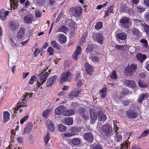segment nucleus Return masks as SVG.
<instances>
[{"instance_id":"obj_1","label":"nucleus","mask_w":149,"mask_h":149,"mask_svg":"<svg viewBox=\"0 0 149 149\" xmlns=\"http://www.w3.org/2000/svg\"><path fill=\"white\" fill-rule=\"evenodd\" d=\"M72 75L71 73L68 71H65L61 75L60 79V83L69 81L71 79Z\"/></svg>"},{"instance_id":"obj_2","label":"nucleus","mask_w":149,"mask_h":149,"mask_svg":"<svg viewBox=\"0 0 149 149\" xmlns=\"http://www.w3.org/2000/svg\"><path fill=\"white\" fill-rule=\"evenodd\" d=\"M131 135V134L129 132H127L125 134V141L123 142L122 144L121 143L120 144V147H117L115 149H123L124 147L125 149H127L128 148V143L129 142V139L130 138V136Z\"/></svg>"},{"instance_id":"obj_3","label":"nucleus","mask_w":149,"mask_h":149,"mask_svg":"<svg viewBox=\"0 0 149 149\" xmlns=\"http://www.w3.org/2000/svg\"><path fill=\"white\" fill-rule=\"evenodd\" d=\"M137 68V66L136 65L132 64L126 68L124 71L125 74L127 76H131L135 73Z\"/></svg>"},{"instance_id":"obj_4","label":"nucleus","mask_w":149,"mask_h":149,"mask_svg":"<svg viewBox=\"0 0 149 149\" xmlns=\"http://www.w3.org/2000/svg\"><path fill=\"white\" fill-rule=\"evenodd\" d=\"M120 22L121 27L123 28H128L131 25V23L129 18L126 17H123L121 19Z\"/></svg>"},{"instance_id":"obj_5","label":"nucleus","mask_w":149,"mask_h":149,"mask_svg":"<svg viewBox=\"0 0 149 149\" xmlns=\"http://www.w3.org/2000/svg\"><path fill=\"white\" fill-rule=\"evenodd\" d=\"M50 72L51 71L49 70L48 72H45L40 77L39 80L37 81V86L38 87H39L41 85L43 84L45 82Z\"/></svg>"},{"instance_id":"obj_6","label":"nucleus","mask_w":149,"mask_h":149,"mask_svg":"<svg viewBox=\"0 0 149 149\" xmlns=\"http://www.w3.org/2000/svg\"><path fill=\"white\" fill-rule=\"evenodd\" d=\"M92 36L95 41H97L100 44H103V37L102 34L100 33H93Z\"/></svg>"},{"instance_id":"obj_7","label":"nucleus","mask_w":149,"mask_h":149,"mask_svg":"<svg viewBox=\"0 0 149 149\" xmlns=\"http://www.w3.org/2000/svg\"><path fill=\"white\" fill-rule=\"evenodd\" d=\"M102 130L107 136H109L112 134V127L108 125H103L102 127Z\"/></svg>"},{"instance_id":"obj_8","label":"nucleus","mask_w":149,"mask_h":149,"mask_svg":"<svg viewBox=\"0 0 149 149\" xmlns=\"http://www.w3.org/2000/svg\"><path fill=\"white\" fill-rule=\"evenodd\" d=\"M126 114L128 117L131 118H136L138 116V114L134 111L130 109L127 110Z\"/></svg>"},{"instance_id":"obj_9","label":"nucleus","mask_w":149,"mask_h":149,"mask_svg":"<svg viewBox=\"0 0 149 149\" xmlns=\"http://www.w3.org/2000/svg\"><path fill=\"white\" fill-rule=\"evenodd\" d=\"M57 79V76L54 75L48 79L46 83V86L49 87L52 86L55 83Z\"/></svg>"},{"instance_id":"obj_10","label":"nucleus","mask_w":149,"mask_h":149,"mask_svg":"<svg viewBox=\"0 0 149 149\" xmlns=\"http://www.w3.org/2000/svg\"><path fill=\"white\" fill-rule=\"evenodd\" d=\"M66 109V107L63 105L60 106L55 109V113L56 114L60 115L62 114L63 115V113Z\"/></svg>"},{"instance_id":"obj_11","label":"nucleus","mask_w":149,"mask_h":149,"mask_svg":"<svg viewBox=\"0 0 149 149\" xmlns=\"http://www.w3.org/2000/svg\"><path fill=\"white\" fill-rule=\"evenodd\" d=\"M83 137L88 142H92L93 140V135L91 132H88L84 133L83 135Z\"/></svg>"},{"instance_id":"obj_12","label":"nucleus","mask_w":149,"mask_h":149,"mask_svg":"<svg viewBox=\"0 0 149 149\" xmlns=\"http://www.w3.org/2000/svg\"><path fill=\"white\" fill-rule=\"evenodd\" d=\"M72 13L75 16H79L82 13V8L80 7L73 8L71 9Z\"/></svg>"},{"instance_id":"obj_13","label":"nucleus","mask_w":149,"mask_h":149,"mask_svg":"<svg viewBox=\"0 0 149 149\" xmlns=\"http://www.w3.org/2000/svg\"><path fill=\"white\" fill-rule=\"evenodd\" d=\"M80 91L77 89L73 90L68 94V96L71 98H73L77 97Z\"/></svg>"},{"instance_id":"obj_14","label":"nucleus","mask_w":149,"mask_h":149,"mask_svg":"<svg viewBox=\"0 0 149 149\" xmlns=\"http://www.w3.org/2000/svg\"><path fill=\"white\" fill-rule=\"evenodd\" d=\"M85 71L87 74L92 75L93 71V68L88 63H86L84 64Z\"/></svg>"},{"instance_id":"obj_15","label":"nucleus","mask_w":149,"mask_h":149,"mask_svg":"<svg viewBox=\"0 0 149 149\" xmlns=\"http://www.w3.org/2000/svg\"><path fill=\"white\" fill-rule=\"evenodd\" d=\"M9 14V12L6 10L4 9H1L0 12V17L1 19L2 20H5L6 17Z\"/></svg>"},{"instance_id":"obj_16","label":"nucleus","mask_w":149,"mask_h":149,"mask_svg":"<svg viewBox=\"0 0 149 149\" xmlns=\"http://www.w3.org/2000/svg\"><path fill=\"white\" fill-rule=\"evenodd\" d=\"M19 26L18 22L17 21L12 22L10 23V28L12 31H16Z\"/></svg>"},{"instance_id":"obj_17","label":"nucleus","mask_w":149,"mask_h":149,"mask_svg":"<svg viewBox=\"0 0 149 149\" xmlns=\"http://www.w3.org/2000/svg\"><path fill=\"white\" fill-rule=\"evenodd\" d=\"M81 48L79 46H78L76 48V49L74 52V54L73 55V59L77 60V58L78 56L81 53Z\"/></svg>"},{"instance_id":"obj_18","label":"nucleus","mask_w":149,"mask_h":149,"mask_svg":"<svg viewBox=\"0 0 149 149\" xmlns=\"http://www.w3.org/2000/svg\"><path fill=\"white\" fill-rule=\"evenodd\" d=\"M46 124L49 130L51 132H53L55 128L53 123L51 120H47Z\"/></svg>"},{"instance_id":"obj_19","label":"nucleus","mask_w":149,"mask_h":149,"mask_svg":"<svg viewBox=\"0 0 149 149\" xmlns=\"http://www.w3.org/2000/svg\"><path fill=\"white\" fill-rule=\"evenodd\" d=\"M125 83L127 85L131 86L132 88L136 89L137 88L136 87V84L134 81L128 79L126 80L125 81Z\"/></svg>"},{"instance_id":"obj_20","label":"nucleus","mask_w":149,"mask_h":149,"mask_svg":"<svg viewBox=\"0 0 149 149\" xmlns=\"http://www.w3.org/2000/svg\"><path fill=\"white\" fill-rule=\"evenodd\" d=\"M33 17L32 15L29 14L24 17V21L27 23H31L33 20Z\"/></svg>"},{"instance_id":"obj_21","label":"nucleus","mask_w":149,"mask_h":149,"mask_svg":"<svg viewBox=\"0 0 149 149\" xmlns=\"http://www.w3.org/2000/svg\"><path fill=\"white\" fill-rule=\"evenodd\" d=\"M136 57L137 60L142 63L143 61L146 58L147 56L144 54L138 53L136 55Z\"/></svg>"},{"instance_id":"obj_22","label":"nucleus","mask_w":149,"mask_h":149,"mask_svg":"<svg viewBox=\"0 0 149 149\" xmlns=\"http://www.w3.org/2000/svg\"><path fill=\"white\" fill-rule=\"evenodd\" d=\"M116 37L119 39L125 40L127 38V34L124 32L118 33L116 34Z\"/></svg>"},{"instance_id":"obj_23","label":"nucleus","mask_w":149,"mask_h":149,"mask_svg":"<svg viewBox=\"0 0 149 149\" xmlns=\"http://www.w3.org/2000/svg\"><path fill=\"white\" fill-rule=\"evenodd\" d=\"M3 122L6 123L10 119V114L7 111H5L3 113Z\"/></svg>"},{"instance_id":"obj_24","label":"nucleus","mask_w":149,"mask_h":149,"mask_svg":"<svg viewBox=\"0 0 149 149\" xmlns=\"http://www.w3.org/2000/svg\"><path fill=\"white\" fill-rule=\"evenodd\" d=\"M97 113L99 114L98 119L99 120L103 121L106 120V116L101 111H98Z\"/></svg>"},{"instance_id":"obj_25","label":"nucleus","mask_w":149,"mask_h":149,"mask_svg":"<svg viewBox=\"0 0 149 149\" xmlns=\"http://www.w3.org/2000/svg\"><path fill=\"white\" fill-rule=\"evenodd\" d=\"M107 91L106 88H104L99 91V94L102 98L104 99L105 97L107 94Z\"/></svg>"},{"instance_id":"obj_26","label":"nucleus","mask_w":149,"mask_h":149,"mask_svg":"<svg viewBox=\"0 0 149 149\" xmlns=\"http://www.w3.org/2000/svg\"><path fill=\"white\" fill-rule=\"evenodd\" d=\"M26 100L24 99V98L21 99V100L19 101L17 103V106L19 108L22 107H25L26 106Z\"/></svg>"},{"instance_id":"obj_27","label":"nucleus","mask_w":149,"mask_h":149,"mask_svg":"<svg viewBox=\"0 0 149 149\" xmlns=\"http://www.w3.org/2000/svg\"><path fill=\"white\" fill-rule=\"evenodd\" d=\"M58 40L60 43L63 44L66 42L67 38L65 35L63 34H61L59 36Z\"/></svg>"},{"instance_id":"obj_28","label":"nucleus","mask_w":149,"mask_h":149,"mask_svg":"<svg viewBox=\"0 0 149 149\" xmlns=\"http://www.w3.org/2000/svg\"><path fill=\"white\" fill-rule=\"evenodd\" d=\"M69 30V29L65 26H62L58 29V32H62L65 34H66Z\"/></svg>"},{"instance_id":"obj_29","label":"nucleus","mask_w":149,"mask_h":149,"mask_svg":"<svg viewBox=\"0 0 149 149\" xmlns=\"http://www.w3.org/2000/svg\"><path fill=\"white\" fill-rule=\"evenodd\" d=\"M71 143L74 146H77L80 144L81 141L80 139L78 138H74L72 139Z\"/></svg>"},{"instance_id":"obj_30","label":"nucleus","mask_w":149,"mask_h":149,"mask_svg":"<svg viewBox=\"0 0 149 149\" xmlns=\"http://www.w3.org/2000/svg\"><path fill=\"white\" fill-rule=\"evenodd\" d=\"M24 35V31L23 28L21 29L17 33V37L21 39L22 38Z\"/></svg>"},{"instance_id":"obj_31","label":"nucleus","mask_w":149,"mask_h":149,"mask_svg":"<svg viewBox=\"0 0 149 149\" xmlns=\"http://www.w3.org/2000/svg\"><path fill=\"white\" fill-rule=\"evenodd\" d=\"M51 44L53 47L56 48L57 49H60V45L55 40H53L51 41Z\"/></svg>"},{"instance_id":"obj_32","label":"nucleus","mask_w":149,"mask_h":149,"mask_svg":"<svg viewBox=\"0 0 149 149\" xmlns=\"http://www.w3.org/2000/svg\"><path fill=\"white\" fill-rule=\"evenodd\" d=\"M64 121L66 124L67 125H71L73 123L72 118L70 117H67L65 118Z\"/></svg>"},{"instance_id":"obj_33","label":"nucleus","mask_w":149,"mask_h":149,"mask_svg":"<svg viewBox=\"0 0 149 149\" xmlns=\"http://www.w3.org/2000/svg\"><path fill=\"white\" fill-rule=\"evenodd\" d=\"M74 113V111L72 109L66 110L65 111V112L63 113V115L64 116H70L73 114Z\"/></svg>"},{"instance_id":"obj_34","label":"nucleus","mask_w":149,"mask_h":149,"mask_svg":"<svg viewBox=\"0 0 149 149\" xmlns=\"http://www.w3.org/2000/svg\"><path fill=\"white\" fill-rule=\"evenodd\" d=\"M91 117V118L93 121L95 122V121L97 120V114L93 111H90Z\"/></svg>"},{"instance_id":"obj_35","label":"nucleus","mask_w":149,"mask_h":149,"mask_svg":"<svg viewBox=\"0 0 149 149\" xmlns=\"http://www.w3.org/2000/svg\"><path fill=\"white\" fill-rule=\"evenodd\" d=\"M122 139V136L119 134H116L115 136V140L116 143L117 144H120V142L121 141Z\"/></svg>"},{"instance_id":"obj_36","label":"nucleus","mask_w":149,"mask_h":149,"mask_svg":"<svg viewBox=\"0 0 149 149\" xmlns=\"http://www.w3.org/2000/svg\"><path fill=\"white\" fill-rule=\"evenodd\" d=\"M51 109H47L43 111L42 113V116L43 118H46L51 112Z\"/></svg>"},{"instance_id":"obj_37","label":"nucleus","mask_w":149,"mask_h":149,"mask_svg":"<svg viewBox=\"0 0 149 149\" xmlns=\"http://www.w3.org/2000/svg\"><path fill=\"white\" fill-rule=\"evenodd\" d=\"M10 44L13 47H17V42L15 41V38L13 37H11L10 38Z\"/></svg>"},{"instance_id":"obj_38","label":"nucleus","mask_w":149,"mask_h":149,"mask_svg":"<svg viewBox=\"0 0 149 149\" xmlns=\"http://www.w3.org/2000/svg\"><path fill=\"white\" fill-rule=\"evenodd\" d=\"M32 127V126H28L24 129L23 134H28L31 131Z\"/></svg>"},{"instance_id":"obj_39","label":"nucleus","mask_w":149,"mask_h":149,"mask_svg":"<svg viewBox=\"0 0 149 149\" xmlns=\"http://www.w3.org/2000/svg\"><path fill=\"white\" fill-rule=\"evenodd\" d=\"M138 85L141 88H145L148 86V85L143 81L139 80L138 81Z\"/></svg>"},{"instance_id":"obj_40","label":"nucleus","mask_w":149,"mask_h":149,"mask_svg":"<svg viewBox=\"0 0 149 149\" xmlns=\"http://www.w3.org/2000/svg\"><path fill=\"white\" fill-rule=\"evenodd\" d=\"M33 95V93H25V95H23L22 97L23 98H24V99H25L26 101L28 99H29Z\"/></svg>"},{"instance_id":"obj_41","label":"nucleus","mask_w":149,"mask_h":149,"mask_svg":"<svg viewBox=\"0 0 149 149\" xmlns=\"http://www.w3.org/2000/svg\"><path fill=\"white\" fill-rule=\"evenodd\" d=\"M50 139V135L48 132H47L46 135L44 137V140L45 144L46 145Z\"/></svg>"},{"instance_id":"obj_42","label":"nucleus","mask_w":149,"mask_h":149,"mask_svg":"<svg viewBox=\"0 0 149 149\" xmlns=\"http://www.w3.org/2000/svg\"><path fill=\"white\" fill-rule=\"evenodd\" d=\"M81 129L80 128L74 127H72L70 130V131L72 133H75V132H78L81 130Z\"/></svg>"},{"instance_id":"obj_43","label":"nucleus","mask_w":149,"mask_h":149,"mask_svg":"<svg viewBox=\"0 0 149 149\" xmlns=\"http://www.w3.org/2000/svg\"><path fill=\"white\" fill-rule=\"evenodd\" d=\"M58 130L60 132H64L67 129V127L62 125H60L58 126Z\"/></svg>"},{"instance_id":"obj_44","label":"nucleus","mask_w":149,"mask_h":149,"mask_svg":"<svg viewBox=\"0 0 149 149\" xmlns=\"http://www.w3.org/2000/svg\"><path fill=\"white\" fill-rule=\"evenodd\" d=\"M142 26L143 27L147 35L149 36V26L146 24L144 23Z\"/></svg>"},{"instance_id":"obj_45","label":"nucleus","mask_w":149,"mask_h":149,"mask_svg":"<svg viewBox=\"0 0 149 149\" xmlns=\"http://www.w3.org/2000/svg\"><path fill=\"white\" fill-rule=\"evenodd\" d=\"M91 60L94 63H98L100 61V59L98 57L96 56H92Z\"/></svg>"},{"instance_id":"obj_46","label":"nucleus","mask_w":149,"mask_h":149,"mask_svg":"<svg viewBox=\"0 0 149 149\" xmlns=\"http://www.w3.org/2000/svg\"><path fill=\"white\" fill-rule=\"evenodd\" d=\"M64 136L67 138L69 137L74 135H76V134L75 133H72L71 132H66L64 134Z\"/></svg>"},{"instance_id":"obj_47","label":"nucleus","mask_w":149,"mask_h":149,"mask_svg":"<svg viewBox=\"0 0 149 149\" xmlns=\"http://www.w3.org/2000/svg\"><path fill=\"white\" fill-rule=\"evenodd\" d=\"M111 78L113 79H116L117 78V76L115 71H113L110 75Z\"/></svg>"},{"instance_id":"obj_48","label":"nucleus","mask_w":149,"mask_h":149,"mask_svg":"<svg viewBox=\"0 0 149 149\" xmlns=\"http://www.w3.org/2000/svg\"><path fill=\"white\" fill-rule=\"evenodd\" d=\"M37 80L36 77V75H33L32 76L29 81V84H33L34 81H36Z\"/></svg>"},{"instance_id":"obj_49","label":"nucleus","mask_w":149,"mask_h":149,"mask_svg":"<svg viewBox=\"0 0 149 149\" xmlns=\"http://www.w3.org/2000/svg\"><path fill=\"white\" fill-rule=\"evenodd\" d=\"M102 26V23L101 22H97L95 26L96 29H101Z\"/></svg>"},{"instance_id":"obj_50","label":"nucleus","mask_w":149,"mask_h":149,"mask_svg":"<svg viewBox=\"0 0 149 149\" xmlns=\"http://www.w3.org/2000/svg\"><path fill=\"white\" fill-rule=\"evenodd\" d=\"M135 24L136 25H141L142 26L143 25L144 23L143 21H141L139 20L135 19L134 20Z\"/></svg>"},{"instance_id":"obj_51","label":"nucleus","mask_w":149,"mask_h":149,"mask_svg":"<svg viewBox=\"0 0 149 149\" xmlns=\"http://www.w3.org/2000/svg\"><path fill=\"white\" fill-rule=\"evenodd\" d=\"M47 52L49 53V54L50 55H52L54 54V51L53 48L51 47H49L47 49Z\"/></svg>"},{"instance_id":"obj_52","label":"nucleus","mask_w":149,"mask_h":149,"mask_svg":"<svg viewBox=\"0 0 149 149\" xmlns=\"http://www.w3.org/2000/svg\"><path fill=\"white\" fill-rule=\"evenodd\" d=\"M145 9V8L140 6H139L137 7V10L139 12L142 13L144 11Z\"/></svg>"},{"instance_id":"obj_53","label":"nucleus","mask_w":149,"mask_h":149,"mask_svg":"<svg viewBox=\"0 0 149 149\" xmlns=\"http://www.w3.org/2000/svg\"><path fill=\"white\" fill-rule=\"evenodd\" d=\"M29 116H26L22 118L20 121V123L21 124H23L24 122L26 121L28 118Z\"/></svg>"},{"instance_id":"obj_54","label":"nucleus","mask_w":149,"mask_h":149,"mask_svg":"<svg viewBox=\"0 0 149 149\" xmlns=\"http://www.w3.org/2000/svg\"><path fill=\"white\" fill-rule=\"evenodd\" d=\"M132 33L134 35H138L139 34L140 32L137 29L134 28L132 30Z\"/></svg>"},{"instance_id":"obj_55","label":"nucleus","mask_w":149,"mask_h":149,"mask_svg":"<svg viewBox=\"0 0 149 149\" xmlns=\"http://www.w3.org/2000/svg\"><path fill=\"white\" fill-rule=\"evenodd\" d=\"M128 9L127 7L125 6L121 7L120 8V11L121 12H126Z\"/></svg>"},{"instance_id":"obj_56","label":"nucleus","mask_w":149,"mask_h":149,"mask_svg":"<svg viewBox=\"0 0 149 149\" xmlns=\"http://www.w3.org/2000/svg\"><path fill=\"white\" fill-rule=\"evenodd\" d=\"M10 1L11 7H13V8H15L17 6V4L15 2V1L13 0H10Z\"/></svg>"},{"instance_id":"obj_57","label":"nucleus","mask_w":149,"mask_h":149,"mask_svg":"<svg viewBox=\"0 0 149 149\" xmlns=\"http://www.w3.org/2000/svg\"><path fill=\"white\" fill-rule=\"evenodd\" d=\"M19 12L20 13V14L22 15H24L27 13V11L23 8L20 9Z\"/></svg>"},{"instance_id":"obj_58","label":"nucleus","mask_w":149,"mask_h":149,"mask_svg":"<svg viewBox=\"0 0 149 149\" xmlns=\"http://www.w3.org/2000/svg\"><path fill=\"white\" fill-rule=\"evenodd\" d=\"M140 42L143 44L144 46L146 47H147L148 46V41L147 40L144 39H142L140 40Z\"/></svg>"},{"instance_id":"obj_59","label":"nucleus","mask_w":149,"mask_h":149,"mask_svg":"<svg viewBox=\"0 0 149 149\" xmlns=\"http://www.w3.org/2000/svg\"><path fill=\"white\" fill-rule=\"evenodd\" d=\"M149 134V130H147L145 131L139 137L140 138L142 137L146 136Z\"/></svg>"},{"instance_id":"obj_60","label":"nucleus","mask_w":149,"mask_h":149,"mask_svg":"<svg viewBox=\"0 0 149 149\" xmlns=\"http://www.w3.org/2000/svg\"><path fill=\"white\" fill-rule=\"evenodd\" d=\"M35 15L37 18H39L41 17V13L39 10H37L36 11Z\"/></svg>"},{"instance_id":"obj_61","label":"nucleus","mask_w":149,"mask_h":149,"mask_svg":"<svg viewBox=\"0 0 149 149\" xmlns=\"http://www.w3.org/2000/svg\"><path fill=\"white\" fill-rule=\"evenodd\" d=\"M88 35L87 33L86 32H85L83 35L82 36L81 38V40L82 42H84L85 40V38Z\"/></svg>"},{"instance_id":"obj_62","label":"nucleus","mask_w":149,"mask_h":149,"mask_svg":"<svg viewBox=\"0 0 149 149\" xmlns=\"http://www.w3.org/2000/svg\"><path fill=\"white\" fill-rule=\"evenodd\" d=\"M93 46L92 45H90L87 47L86 49V51L87 52H90L92 50Z\"/></svg>"},{"instance_id":"obj_63","label":"nucleus","mask_w":149,"mask_h":149,"mask_svg":"<svg viewBox=\"0 0 149 149\" xmlns=\"http://www.w3.org/2000/svg\"><path fill=\"white\" fill-rule=\"evenodd\" d=\"M144 100V99L143 98V97L141 95L139 97L138 99V102L139 103H141Z\"/></svg>"},{"instance_id":"obj_64","label":"nucleus","mask_w":149,"mask_h":149,"mask_svg":"<svg viewBox=\"0 0 149 149\" xmlns=\"http://www.w3.org/2000/svg\"><path fill=\"white\" fill-rule=\"evenodd\" d=\"M143 97L144 99V100H147L149 96V95L146 93H144L142 94Z\"/></svg>"}]
</instances>
